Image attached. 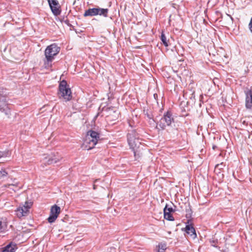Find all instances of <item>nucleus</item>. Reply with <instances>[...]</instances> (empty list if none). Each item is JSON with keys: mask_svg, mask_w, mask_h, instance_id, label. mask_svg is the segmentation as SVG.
<instances>
[{"mask_svg": "<svg viewBox=\"0 0 252 252\" xmlns=\"http://www.w3.org/2000/svg\"><path fill=\"white\" fill-rule=\"evenodd\" d=\"M17 249L16 244L11 242L5 247L0 249V252H15Z\"/></svg>", "mask_w": 252, "mask_h": 252, "instance_id": "f8f14e48", "label": "nucleus"}, {"mask_svg": "<svg viewBox=\"0 0 252 252\" xmlns=\"http://www.w3.org/2000/svg\"><path fill=\"white\" fill-rule=\"evenodd\" d=\"M185 231L188 235V237L189 236L193 239L196 237L195 229L191 224H188L186 225L185 227Z\"/></svg>", "mask_w": 252, "mask_h": 252, "instance_id": "ddd939ff", "label": "nucleus"}, {"mask_svg": "<svg viewBox=\"0 0 252 252\" xmlns=\"http://www.w3.org/2000/svg\"><path fill=\"white\" fill-rule=\"evenodd\" d=\"M166 210V212L169 213H172L174 212V210L173 209V208L172 207H168L167 205L165 206L163 210Z\"/></svg>", "mask_w": 252, "mask_h": 252, "instance_id": "412c9836", "label": "nucleus"}, {"mask_svg": "<svg viewBox=\"0 0 252 252\" xmlns=\"http://www.w3.org/2000/svg\"><path fill=\"white\" fill-rule=\"evenodd\" d=\"M227 16H229V17L230 18V19H231V20L232 22H233V18H232V17L230 15H229V14H227Z\"/></svg>", "mask_w": 252, "mask_h": 252, "instance_id": "a878e982", "label": "nucleus"}, {"mask_svg": "<svg viewBox=\"0 0 252 252\" xmlns=\"http://www.w3.org/2000/svg\"><path fill=\"white\" fill-rule=\"evenodd\" d=\"M210 243H211L212 246H213L214 247H216V244L217 243V241L214 240H212L210 241Z\"/></svg>", "mask_w": 252, "mask_h": 252, "instance_id": "b1692460", "label": "nucleus"}, {"mask_svg": "<svg viewBox=\"0 0 252 252\" xmlns=\"http://www.w3.org/2000/svg\"><path fill=\"white\" fill-rule=\"evenodd\" d=\"M166 210H163L164 219L168 220H170V221L174 220V217H173V216L172 215V214H171V213L167 212H166Z\"/></svg>", "mask_w": 252, "mask_h": 252, "instance_id": "f3484780", "label": "nucleus"}, {"mask_svg": "<svg viewBox=\"0 0 252 252\" xmlns=\"http://www.w3.org/2000/svg\"><path fill=\"white\" fill-rule=\"evenodd\" d=\"M60 50V48L56 44H52L47 47L45 50V56L46 60L45 62L46 67L51 66V62L54 60V57L59 53Z\"/></svg>", "mask_w": 252, "mask_h": 252, "instance_id": "f03ea898", "label": "nucleus"}, {"mask_svg": "<svg viewBox=\"0 0 252 252\" xmlns=\"http://www.w3.org/2000/svg\"><path fill=\"white\" fill-rule=\"evenodd\" d=\"M32 205V202L28 201H26L24 204L20 205L15 211L16 216L19 218L27 216Z\"/></svg>", "mask_w": 252, "mask_h": 252, "instance_id": "6e6552de", "label": "nucleus"}, {"mask_svg": "<svg viewBox=\"0 0 252 252\" xmlns=\"http://www.w3.org/2000/svg\"><path fill=\"white\" fill-rule=\"evenodd\" d=\"M127 141L130 148L133 150L139 148L140 142L135 130L129 131L127 135Z\"/></svg>", "mask_w": 252, "mask_h": 252, "instance_id": "20e7f679", "label": "nucleus"}, {"mask_svg": "<svg viewBox=\"0 0 252 252\" xmlns=\"http://www.w3.org/2000/svg\"><path fill=\"white\" fill-rule=\"evenodd\" d=\"M127 141L130 148L133 150L139 148L140 142L135 130L129 131L127 135Z\"/></svg>", "mask_w": 252, "mask_h": 252, "instance_id": "423d86ee", "label": "nucleus"}, {"mask_svg": "<svg viewBox=\"0 0 252 252\" xmlns=\"http://www.w3.org/2000/svg\"><path fill=\"white\" fill-rule=\"evenodd\" d=\"M58 95L60 99H63L65 101H70L72 97L70 89L68 87L65 80L62 81L59 86Z\"/></svg>", "mask_w": 252, "mask_h": 252, "instance_id": "7ed1b4c3", "label": "nucleus"}, {"mask_svg": "<svg viewBox=\"0 0 252 252\" xmlns=\"http://www.w3.org/2000/svg\"><path fill=\"white\" fill-rule=\"evenodd\" d=\"M160 39L162 41L163 45L165 47L168 46L169 40L167 39V38L165 36V34H164L163 32H162V33H161V36H160Z\"/></svg>", "mask_w": 252, "mask_h": 252, "instance_id": "a211bd4d", "label": "nucleus"}, {"mask_svg": "<svg viewBox=\"0 0 252 252\" xmlns=\"http://www.w3.org/2000/svg\"><path fill=\"white\" fill-rule=\"evenodd\" d=\"M108 11L109 10L107 8H101L99 7H97V13H98V15L107 17L108 16Z\"/></svg>", "mask_w": 252, "mask_h": 252, "instance_id": "dca6fc26", "label": "nucleus"}, {"mask_svg": "<svg viewBox=\"0 0 252 252\" xmlns=\"http://www.w3.org/2000/svg\"><path fill=\"white\" fill-rule=\"evenodd\" d=\"M116 114H117V116H115V118H116V119H117V118H118V113H117Z\"/></svg>", "mask_w": 252, "mask_h": 252, "instance_id": "cd10ccee", "label": "nucleus"}, {"mask_svg": "<svg viewBox=\"0 0 252 252\" xmlns=\"http://www.w3.org/2000/svg\"><path fill=\"white\" fill-rule=\"evenodd\" d=\"M166 245L165 244H160L158 245V252H165Z\"/></svg>", "mask_w": 252, "mask_h": 252, "instance_id": "6ab92c4d", "label": "nucleus"}, {"mask_svg": "<svg viewBox=\"0 0 252 252\" xmlns=\"http://www.w3.org/2000/svg\"><path fill=\"white\" fill-rule=\"evenodd\" d=\"M129 126H131V127L132 126V125H131L130 124H129Z\"/></svg>", "mask_w": 252, "mask_h": 252, "instance_id": "c756f323", "label": "nucleus"}, {"mask_svg": "<svg viewBox=\"0 0 252 252\" xmlns=\"http://www.w3.org/2000/svg\"><path fill=\"white\" fill-rule=\"evenodd\" d=\"M173 121L174 119L172 117L171 113L169 112H167L160 120L159 126L161 130H163L167 126H169Z\"/></svg>", "mask_w": 252, "mask_h": 252, "instance_id": "1a4fd4ad", "label": "nucleus"}, {"mask_svg": "<svg viewBox=\"0 0 252 252\" xmlns=\"http://www.w3.org/2000/svg\"><path fill=\"white\" fill-rule=\"evenodd\" d=\"M249 26H250V29L251 31L252 32V19H251V20L250 21Z\"/></svg>", "mask_w": 252, "mask_h": 252, "instance_id": "393cba45", "label": "nucleus"}, {"mask_svg": "<svg viewBox=\"0 0 252 252\" xmlns=\"http://www.w3.org/2000/svg\"><path fill=\"white\" fill-rule=\"evenodd\" d=\"M94 189H95V187L94 186Z\"/></svg>", "mask_w": 252, "mask_h": 252, "instance_id": "c85d7f7f", "label": "nucleus"}, {"mask_svg": "<svg viewBox=\"0 0 252 252\" xmlns=\"http://www.w3.org/2000/svg\"><path fill=\"white\" fill-rule=\"evenodd\" d=\"M249 138L251 139L252 140V134L249 135Z\"/></svg>", "mask_w": 252, "mask_h": 252, "instance_id": "bb28decb", "label": "nucleus"}, {"mask_svg": "<svg viewBox=\"0 0 252 252\" xmlns=\"http://www.w3.org/2000/svg\"><path fill=\"white\" fill-rule=\"evenodd\" d=\"M246 107L248 109H252V91L249 90L246 93Z\"/></svg>", "mask_w": 252, "mask_h": 252, "instance_id": "4468645a", "label": "nucleus"}, {"mask_svg": "<svg viewBox=\"0 0 252 252\" xmlns=\"http://www.w3.org/2000/svg\"><path fill=\"white\" fill-rule=\"evenodd\" d=\"M50 7L55 16L60 15L62 9L61 6L57 0H48Z\"/></svg>", "mask_w": 252, "mask_h": 252, "instance_id": "9b49d317", "label": "nucleus"}, {"mask_svg": "<svg viewBox=\"0 0 252 252\" xmlns=\"http://www.w3.org/2000/svg\"><path fill=\"white\" fill-rule=\"evenodd\" d=\"M83 15L84 17L98 15V13H97V7L88 9L85 11Z\"/></svg>", "mask_w": 252, "mask_h": 252, "instance_id": "2eb2a0df", "label": "nucleus"}, {"mask_svg": "<svg viewBox=\"0 0 252 252\" xmlns=\"http://www.w3.org/2000/svg\"><path fill=\"white\" fill-rule=\"evenodd\" d=\"M4 230V224L0 220V231L2 232Z\"/></svg>", "mask_w": 252, "mask_h": 252, "instance_id": "5701e85b", "label": "nucleus"}, {"mask_svg": "<svg viewBox=\"0 0 252 252\" xmlns=\"http://www.w3.org/2000/svg\"><path fill=\"white\" fill-rule=\"evenodd\" d=\"M63 158L62 156L58 152L52 153L43 159L45 165H51L60 162Z\"/></svg>", "mask_w": 252, "mask_h": 252, "instance_id": "0eeeda50", "label": "nucleus"}, {"mask_svg": "<svg viewBox=\"0 0 252 252\" xmlns=\"http://www.w3.org/2000/svg\"><path fill=\"white\" fill-rule=\"evenodd\" d=\"M127 141L130 148L133 150L139 148L140 142L135 130L129 131L127 135Z\"/></svg>", "mask_w": 252, "mask_h": 252, "instance_id": "39448f33", "label": "nucleus"}, {"mask_svg": "<svg viewBox=\"0 0 252 252\" xmlns=\"http://www.w3.org/2000/svg\"><path fill=\"white\" fill-rule=\"evenodd\" d=\"M7 174L5 169L0 168V178L5 176Z\"/></svg>", "mask_w": 252, "mask_h": 252, "instance_id": "aec40b11", "label": "nucleus"}, {"mask_svg": "<svg viewBox=\"0 0 252 252\" xmlns=\"http://www.w3.org/2000/svg\"><path fill=\"white\" fill-rule=\"evenodd\" d=\"M99 138V133L94 130L88 131L86 137L82 145V148L85 150L93 149L97 143Z\"/></svg>", "mask_w": 252, "mask_h": 252, "instance_id": "f257e3e1", "label": "nucleus"}, {"mask_svg": "<svg viewBox=\"0 0 252 252\" xmlns=\"http://www.w3.org/2000/svg\"><path fill=\"white\" fill-rule=\"evenodd\" d=\"M224 166V165L223 164V163L222 162L220 164H218L216 165V167H215V168L216 169H217V168H219V169H222L223 168V167Z\"/></svg>", "mask_w": 252, "mask_h": 252, "instance_id": "4be33fe9", "label": "nucleus"}, {"mask_svg": "<svg viewBox=\"0 0 252 252\" xmlns=\"http://www.w3.org/2000/svg\"><path fill=\"white\" fill-rule=\"evenodd\" d=\"M60 213L61 208L59 206L56 205L52 206L50 209V216L48 218V222L50 223L54 222L58 217Z\"/></svg>", "mask_w": 252, "mask_h": 252, "instance_id": "9d476101", "label": "nucleus"}]
</instances>
